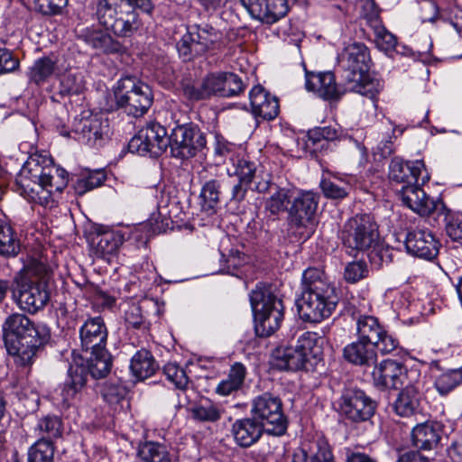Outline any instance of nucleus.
I'll use <instances>...</instances> for the list:
<instances>
[{
    "instance_id": "4468645a",
    "label": "nucleus",
    "mask_w": 462,
    "mask_h": 462,
    "mask_svg": "<svg viewBox=\"0 0 462 462\" xmlns=\"http://www.w3.org/2000/svg\"><path fill=\"white\" fill-rule=\"evenodd\" d=\"M108 122L98 114L83 112L74 119L72 132L75 137L89 146L101 145L108 133Z\"/></svg>"
},
{
    "instance_id": "09e8293b",
    "label": "nucleus",
    "mask_w": 462,
    "mask_h": 462,
    "mask_svg": "<svg viewBox=\"0 0 462 462\" xmlns=\"http://www.w3.org/2000/svg\"><path fill=\"white\" fill-rule=\"evenodd\" d=\"M35 430L41 436L40 439L51 440L60 438L62 433V422L58 416L47 415L38 420Z\"/></svg>"
},
{
    "instance_id": "5701e85b",
    "label": "nucleus",
    "mask_w": 462,
    "mask_h": 462,
    "mask_svg": "<svg viewBox=\"0 0 462 462\" xmlns=\"http://www.w3.org/2000/svg\"><path fill=\"white\" fill-rule=\"evenodd\" d=\"M82 350L88 353L105 348L107 340V328L101 317L88 318L79 328Z\"/></svg>"
},
{
    "instance_id": "ddd939ff",
    "label": "nucleus",
    "mask_w": 462,
    "mask_h": 462,
    "mask_svg": "<svg viewBox=\"0 0 462 462\" xmlns=\"http://www.w3.org/2000/svg\"><path fill=\"white\" fill-rule=\"evenodd\" d=\"M376 402L364 391L356 388L346 389L339 402L341 413L354 422L369 420L375 411Z\"/></svg>"
},
{
    "instance_id": "412c9836",
    "label": "nucleus",
    "mask_w": 462,
    "mask_h": 462,
    "mask_svg": "<svg viewBox=\"0 0 462 462\" xmlns=\"http://www.w3.org/2000/svg\"><path fill=\"white\" fill-rule=\"evenodd\" d=\"M67 68L55 55L43 56L36 59L28 68L26 76L29 83L42 87L53 77H60Z\"/></svg>"
},
{
    "instance_id": "4c0bfd02",
    "label": "nucleus",
    "mask_w": 462,
    "mask_h": 462,
    "mask_svg": "<svg viewBox=\"0 0 462 462\" xmlns=\"http://www.w3.org/2000/svg\"><path fill=\"white\" fill-rule=\"evenodd\" d=\"M246 368L241 363H235L226 379L222 380L216 388V393L222 396H228L240 390L245 383Z\"/></svg>"
},
{
    "instance_id": "393cba45",
    "label": "nucleus",
    "mask_w": 462,
    "mask_h": 462,
    "mask_svg": "<svg viewBox=\"0 0 462 462\" xmlns=\"http://www.w3.org/2000/svg\"><path fill=\"white\" fill-rule=\"evenodd\" d=\"M249 99L252 113L255 117L270 121L278 116L280 106L277 97L267 92L262 86H254L250 90Z\"/></svg>"
},
{
    "instance_id": "79ce46f5",
    "label": "nucleus",
    "mask_w": 462,
    "mask_h": 462,
    "mask_svg": "<svg viewBox=\"0 0 462 462\" xmlns=\"http://www.w3.org/2000/svg\"><path fill=\"white\" fill-rule=\"evenodd\" d=\"M319 187L326 198L338 200L346 198L352 189L347 180L336 175L323 177L320 180Z\"/></svg>"
},
{
    "instance_id": "2eb2a0df",
    "label": "nucleus",
    "mask_w": 462,
    "mask_h": 462,
    "mask_svg": "<svg viewBox=\"0 0 462 462\" xmlns=\"http://www.w3.org/2000/svg\"><path fill=\"white\" fill-rule=\"evenodd\" d=\"M338 62L344 69L345 81H356V79H360L369 69V51L364 43L353 42L344 48L338 57Z\"/></svg>"
},
{
    "instance_id": "9d476101",
    "label": "nucleus",
    "mask_w": 462,
    "mask_h": 462,
    "mask_svg": "<svg viewBox=\"0 0 462 462\" xmlns=\"http://www.w3.org/2000/svg\"><path fill=\"white\" fill-rule=\"evenodd\" d=\"M169 145L171 147V140L165 127L159 123L151 122L130 140L128 149L131 152L142 156L150 154L157 157L165 152Z\"/></svg>"
},
{
    "instance_id": "864d4df0",
    "label": "nucleus",
    "mask_w": 462,
    "mask_h": 462,
    "mask_svg": "<svg viewBox=\"0 0 462 462\" xmlns=\"http://www.w3.org/2000/svg\"><path fill=\"white\" fill-rule=\"evenodd\" d=\"M62 75L59 90L61 96L78 95L83 91L85 84L80 73L69 72Z\"/></svg>"
},
{
    "instance_id": "a19ab883",
    "label": "nucleus",
    "mask_w": 462,
    "mask_h": 462,
    "mask_svg": "<svg viewBox=\"0 0 462 462\" xmlns=\"http://www.w3.org/2000/svg\"><path fill=\"white\" fill-rule=\"evenodd\" d=\"M90 356L88 357V374L94 378L106 377L112 367V357L106 348H101L88 352Z\"/></svg>"
},
{
    "instance_id": "39448f33",
    "label": "nucleus",
    "mask_w": 462,
    "mask_h": 462,
    "mask_svg": "<svg viewBox=\"0 0 462 462\" xmlns=\"http://www.w3.org/2000/svg\"><path fill=\"white\" fill-rule=\"evenodd\" d=\"M250 303L254 316L255 331L260 337H269L281 326L283 319L282 300L262 284L250 293Z\"/></svg>"
},
{
    "instance_id": "ea45409f",
    "label": "nucleus",
    "mask_w": 462,
    "mask_h": 462,
    "mask_svg": "<svg viewBox=\"0 0 462 462\" xmlns=\"http://www.w3.org/2000/svg\"><path fill=\"white\" fill-rule=\"evenodd\" d=\"M226 180H209L201 188L200 205L204 211H214L220 201L221 189L227 184Z\"/></svg>"
},
{
    "instance_id": "a211bd4d",
    "label": "nucleus",
    "mask_w": 462,
    "mask_h": 462,
    "mask_svg": "<svg viewBox=\"0 0 462 462\" xmlns=\"http://www.w3.org/2000/svg\"><path fill=\"white\" fill-rule=\"evenodd\" d=\"M404 244L410 254L425 260L436 258L440 246L439 240L431 231L420 228L409 231Z\"/></svg>"
},
{
    "instance_id": "37998d69",
    "label": "nucleus",
    "mask_w": 462,
    "mask_h": 462,
    "mask_svg": "<svg viewBox=\"0 0 462 462\" xmlns=\"http://www.w3.org/2000/svg\"><path fill=\"white\" fill-rule=\"evenodd\" d=\"M315 448L316 450L310 457L303 449L295 451L291 462H335L331 448L326 439H318Z\"/></svg>"
},
{
    "instance_id": "1a4fd4ad",
    "label": "nucleus",
    "mask_w": 462,
    "mask_h": 462,
    "mask_svg": "<svg viewBox=\"0 0 462 462\" xmlns=\"http://www.w3.org/2000/svg\"><path fill=\"white\" fill-rule=\"evenodd\" d=\"M253 417L264 424L265 431L273 436H282L287 430V420L282 411V402L278 396L263 393L251 402Z\"/></svg>"
},
{
    "instance_id": "dca6fc26",
    "label": "nucleus",
    "mask_w": 462,
    "mask_h": 462,
    "mask_svg": "<svg viewBox=\"0 0 462 462\" xmlns=\"http://www.w3.org/2000/svg\"><path fill=\"white\" fill-rule=\"evenodd\" d=\"M252 18L273 24L284 17L289 10L287 0H240Z\"/></svg>"
},
{
    "instance_id": "bf43d9fd",
    "label": "nucleus",
    "mask_w": 462,
    "mask_h": 462,
    "mask_svg": "<svg viewBox=\"0 0 462 462\" xmlns=\"http://www.w3.org/2000/svg\"><path fill=\"white\" fill-rule=\"evenodd\" d=\"M223 77L222 97H236L244 92L245 84L241 78L236 74L232 72H224Z\"/></svg>"
},
{
    "instance_id": "f03ea898",
    "label": "nucleus",
    "mask_w": 462,
    "mask_h": 462,
    "mask_svg": "<svg viewBox=\"0 0 462 462\" xmlns=\"http://www.w3.org/2000/svg\"><path fill=\"white\" fill-rule=\"evenodd\" d=\"M335 286L325 273L308 268L302 274V291L298 300L300 317L308 322L318 323L329 318L338 303Z\"/></svg>"
},
{
    "instance_id": "423d86ee",
    "label": "nucleus",
    "mask_w": 462,
    "mask_h": 462,
    "mask_svg": "<svg viewBox=\"0 0 462 462\" xmlns=\"http://www.w3.org/2000/svg\"><path fill=\"white\" fill-rule=\"evenodd\" d=\"M115 98L116 105L126 114L139 117L151 107L153 95L149 85L135 77L126 76L117 82Z\"/></svg>"
},
{
    "instance_id": "b1692460",
    "label": "nucleus",
    "mask_w": 462,
    "mask_h": 462,
    "mask_svg": "<svg viewBox=\"0 0 462 462\" xmlns=\"http://www.w3.org/2000/svg\"><path fill=\"white\" fill-rule=\"evenodd\" d=\"M2 330L5 342L39 337L33 322L27 316L20 313L9 315L2 325Z\"/></svg>"
},
{
    "instance_id": "c9c22d12",
    "label": "nucleus",
    "mask_w": 462,
    "mask_h": 462,
    "mask_svg": "<svg viewBox=\"0 0 462 462\" xmlns=\"http://www.w3.org/2000/svg\"><path fill=\"white\" fill-rule=\"evenodd\" d=\"M130 369L136 378L144 380L154 374L158 369V364L151 352L141 349L132 357Z\"/></svg>"
},
{
    "instance_id": "8fccbe9b",
    "label": "nucleus",
    "mask_w": 462,
    "mask_h": 462,
    "mask_svg": "<svg viewBox=\"0 0 462 462\" xmlns=\"http://www.w3.org/2000/svg\"><path fill=\"white\" fill-rule=\"evenodd\" d=\"M436 213L444 216L447 235L454 241L462 239V212H452L443 203V208Z\"/></svg>"
},
{
    "instance_id": "052dcab7",
    "label": "nucleus",
    "mask_w": 462,
    "mask_h": 462,
    "mask_svg": "<svg viewBox=\"0 0 462 462\" xmlns=\"http://www.w3.org/2000/svg\"><path fill=\"white\" fill-rule=\"evenodd\" d=\"M68 3L69 0H33L35 11L46 16L60 14Z\"/></svg>"
},
{
    "instance_id": "4be33fe9",
    "label": "nucleus",
    "mask_w": 462,
    "mask_h": 462,
    "mask_svg": "<svg viewBox=\"0 0 462 462\" xmlns=\"http://www.w3.org/2000/svg\"><path fill=\"white\" fill-rule=\"evenodd\" d=\"M422 382L420 377L412 379L405 384L404 388L399 393L394 402L393 409L401 417H411L420 412V403L422 400Z\"/></svg>"
},
{
    "instance_id": "603ef678",
    "label": "nucleus",
    "mask_w": 462,
    "mask_h": 462,
    "mask_svg": "<svg viewBox=\"0 0 462 462\" xmlns=\"http://www.w3.org/2000/svg\"><path fill=\"white\" fill-rule=\"evenodd\" d=\"M27 462H54V446L52 441L39 439L30 447Z\"/></svg>"
},
{
    "instance_id": "6e6552de",
    "label": "nucleus",
    "mask_w": 462,
    "mask_h": 462,
    "mask_svg": "<svg viewBox=\"0 0 462 462\" xmlns=\"http://www.w3.org/2000/svg\"><path fill=\"white\" fill-rule=\"evenodd\" d=\"M223 43L212 27L195 26L188 30L177 43L179 56L183 61H191L208 52L220 51Z\"/></svg>"
},
{
    "instance_id": "f8f14e48",
    "label": "nucleus",
    "mask_w": 462,
    "mask_h": 462,
    "mask_svg": "<svg viewBox=\"0 0 462 462\" xmlns=\"http://www.w3.org/2000/svg\"><path fill=\"white\" fill-rule=\"evenodd\" d=\"M417 377H420L418 370L408 371L402 363L391 359L382 361L373 371L374 383L382 388L397 389Z\"/></svg>"
},
{
    "instance_id": "4d7b16f0",
    "label": "nucleus",
    "mask_w": 462,
    "mask_h": 462,
    "mask_svg": "<svg viewBox=\"0 0 462 462\" xmlns=\"http://www.w3.org/2000/svg\"><path fill=\"white\" fill-rule=\"evenodd\" d=\"M163 373L167 379L171 382L176 388L185 390L189 384V377L185 370L176 363H168L163 367Z\"/></svg>"
},
{
    "instance_id": "bb28decb",
    "label": "nucleus",
    "mask_w": 462,
    "mask_h": 462,
    "mask_svg": "<svg viewBox=\"0 0 462 462\" xmlns=\"http://www.w3.org/2000/svg\"><path fill=\"white\" fill-rule=\"evenodd\" d=\"M42 344L41 338L16 339L5 342L8 355L17 366L28 367L32 365L37 350Z\"/></svg>"
},
{
    "instance_id": "0e129e2a",
    "label": "nucleus",
    "mask_w": 462,
    "mask_h": 462,
    "mask_svg": "<svg viewBox=\"0 0 462 462\" xmlns=\"http://www.w3.org/2000/svg\"><path fill=\"white\" fill-rule=\"evenodd\" d=\"M368 275V267L364 261H353L345 267L344 277L347 282L356 283Z\"/></svg>"
},
{
    "instance_id": "f3484780",
    "label": "nucleus",
    "mask_w": 462,
    "mask_h": 462,
    "mask_svg": "<svg viewBox=\"0 0 462 462\" xmlns=\"http://www.w3.org/2000/svg\"><path fill=\"white\" fill-rule=\"evenodd\" d=\"M398 192L402 202L420 216H430L439 211V208H443V201L441 199H433L427 196L420 188L419 181L410 184V186H402Z\"/></svg>"
},
{
    "instance_id": "473e14b6",
    "label": "nucleus",
    "mask_w": 462,
    "mask_h": 462,
    "mask_svg": "<svg viewBox=\"0 0 462 462\" xmlns=\"http://www.w3.org/2000/svg\"><path fill=\"white\" fill-rule=\"evenodd\" d=\"M273 366L279 370L298 371L305 368V357L300 353L298 347L281 346L272 353Z\"/></svg>"
},
{
    "instance_id": "680f3d73",
    "label": "nucleus",
    "mask_w": 462,
    "mask_h": 462,
    "mask_svg": "<svg viewBox=\"0 0 462 462\" xmlns=\"http://www.w3.org/2000/svg\"><path fill=\"white\" fill-rule=\"evenodd\" d=\"M106 180V175L102 171H93L88 173L87 176L78 180L75 189L79 194H85L86 192L92 190L101 186Z\"/></svg>"
},
{
    "instance_id": "58836bf2",
    "label": "nucleus",
    "mask_w": 462,
    "mask_h": 462,
    "mask_svg": "<svg viewBox=\"0 0 462 462\" xmlns=\"http://www.w3.org/2000/svg\"><path fill=\"white\" fill-rule=\"evenodd\" d=\"M124 237L121 234L115 231H106L97 234L92 244L96 251V254L100 257L114 254L122 245Z\"/></svg>"
},
{
    "instance_id": "cd10ccee",
    "label": "nucleus",
    "mask_w": 462,
    "mask_h": 462,
    "mask_svg": "<svg viewBox=\"0 0 462 462\" xmlns=\"http://www.w3.org/2000/svg\"><path fill=\"white\" fill-rule=\"evenodd\" d=\"M78 37L93 49L107 54L122 53L125 47L109 33L95 28H83Z\"/></svg>"
},
{
    "instance_id": "5fc2aeb1",
    "label": "nucleus",
    "mask_w": 462,
    "mask_h": 462,
    "mask_svg": "<svg viewBox=\"0 0 462 462\" xmlns=\"http://www.w3.org/2000/svg\"><path fill=\"white\" fill-rule=\"evenodd\" d=\"M222 410L211 402L200 403L191 409L192 417L203 422H216L222 416Z\"/></svg>"
},
{
    "instance_id": "0eeeda50",
    "label": "nucleus",
    "mask_w": 462,
    "mask_h": 462,
    "mask_svg": "<svg viewBox=\"0 0 462 462\" xmlns=\"http://www.w3.org/2000/svg\"><path fill=\"white\" fill-rule=\"evenodd\" d=\"M96 14L100 24L117 37H130L142 26L139 14L134 9L124 11L116 0H100Z\"/></svg>"
},
{
    "instance_id": "f257e3e1",
    "label": "nucleus",
    "mask_w": 462,
    "mask_h": 462,
    "mask_svg": "<svg viewBox=\"0 0 462 462\" xmlns=\"http://www.w3.org/2000/svg\"><path fill=\"white\" fill-rule=\"evenodd\" d=\"M68 172L53 164L51 158L32 154L23 164L17 179V190L28 201L52 208L67 187Z\"/></svg>"
},
{
    "instance_id": "7ed1b4c3",
    "label": "nucleus",
    "mask_w": 462,
    "mask_h": 462,
    "mask_svg": "<svg viewBox=\"0 0 462 462\" xmlns=\"http://www.w3.org/2000/svg\"><path fill=\"white\" fill-rule=\"evenodd\" d=\"M341 239L350 254L370 250L372 264L381 266L387 250L378 244V225L370 214H356L347 219L341 230Z\"/></svg>"
},
{
    "instance_id": "7c9ffc66",
    "label": "nucleus",
    "mask_w": 462,
    "mask_h": 462,
    "mask_svg": "<svg viewBox=\"0 0 462 462\" xmlns=\"http://www.w3.org/2000/svg\"><path fill=\"white\" fill-rule=\"evenodd\" d=\"M306 88L326 100L336 99L340 96L335 76L330 71L307 74Z\"/></svg>"
},
{
    "instance_id": "338daca9",
    "label": "nucleus",
    "mask_w": 462,
    "mask_h": 462,
    "mask_svg": "<svg viewBox=\"0 0 462 462\" xmlns=\"http://www.w3.org/2000/svg\"><path fill=\"white\" fill-rule=\"evenodd\" d=\"M222 257L225 258V265L221 268V272L232 275H237L236 272L245 262V254L238 250L232 249L226 257L224 254Z\"/></svg>"
},
{
    "instance_id": "de8ad7c7",
    "label": "nucleus",
    "mask_w": 462,
    "mask_h": 462,
    "mask_svg": "<svg viewBox=\"0 0 462 462\" xmlns=\"http://www.w3.org/2000/svg\"><path fill=\"white\" fill-rule=\"evenodd\" d=\"M138 455L145 462H171L166 447L157 442H145L141 445Z\"/></svg>"
},
{
    "instance_id": "e433bc0d",
    "label": "nucleus",
    "mask_w": 462,
    "mask_h": 462,
    "mask_svg": "<svg viewBox=\"0 0 462 462\" xmlns=\"http://www.w3.org/2000/svg\"><path fill=\"white\" fill-rule=\"evenodd\" d=\"M383 326L372 315L360 314L356 318V338L373 344L382 333Z\"/></svg>"
},
{
    "instance_id": "2f4dec72",
    "label": "nucleus",
    "mask_w": 462,
    "mask_h": 462,
    "mask_svg": "<svg viewBox=\"0 0 462 462\" xmlns=\"http://www.w3.org/2000/svg\"><path fill=\"white\" fill-rule=\"evenodd\" d=\"M88 372L83 365H70L66 379L60 392L62 402L70 405L81 393L88 381Z\"/></svg>"
},
{
    "instance_id": "49530a36",
    "label": "nucleus",
    "mask_w": 462,
    "mask_h": 462,
    "mask_svg": "<svg viewBox=\"0 0 462 462\" xmlns=\"http://www.w3.org/2000/svg\"><path fill=\"white\" fill-rule=\"evenodd\" d=\"M235 174L241 181L250 184L253 180L254 182L262 180V176L267 172H261L257 171V165L254 162L247 158H237L234 162Z\"/></svg>"
},
{
    "instance_id": "c85d7f7f",
    "label": "nucleus",
    "mask_w": 462,
    "mask_h": 462,
    "mask_svg": "<svg viewBox=\"0 0 462 462\" xmlns=\"http://www.w3.org/2000/svg\"><path fill=\"white\" fill-rule=\"evenodd\" d=\"M442 432V425L438 421L418 424L411 431L412 444L420 450H432L438 447Z\"/></svg>"
},
{
    "instance_id": "e2e57ef3",
    "label": "nucleus",
    "mask_w": 462,
    "mask_h": 462,
    "mask_svg": "<svg viewBox=\"0 0 462 462\" xmlns=\"http://www.w3.org/2000/svg\"><path fill=\"white\" fill-rule=\"evenodd\" d=\"M125 320L129 327L135 329L147 331L149 323L143 315L142 309L138 304H132L125 312Z\"/></svg>"
},
{
    "instance_id": "69168bd1",
    "label": "nucleus",
    "mask_w": 462,
    "mask_h": 462,
    "mask_svg": "<svg viewBox=\"0 0 462 462\" xmlns=\"http://www.w3.org/2000/svg\"><path fill=\"white\" fill-rule=\"evenodd\" d=\"M20 67L19 59L6 47H0V76L12 73Z\"/></svg>"
},
{
    "instance_id": "72a5a7b5",
    "label": "nucleus",
    "mask_w": 462,
    "mask_h": 462,
    "mask_svg": "<svg viewBox=\"0 0 462 462\" xmlns=\"http://www.w3.org/2000/svg\"><path fill=\"white\" fill-rule=\"evenodd\" d=\"M344 357L349 363L360 366H372L377 362L373 344L356 338L343 350Z\"/></svg>"
},
{
    "instance_id": "13d9d810",
    "label": "nucleus",
    "mask_w": 462,
    "mask_h": 462,
    "mask_svg": "<svg viewBox=\"0 0 462 462\" xmlns=\"http://www.w3.org/2000/svg\"><path fill=\"white\" fill-rule=\"evenodd\" d=\"M361 16L366 23L374 30H380L383 25L380 10L374 0H366L360 5Z\"/></svg>"
},
{
    "instance_id": "c756f323",
    "label": "nucleus",
    "mask_w": 462,
    "mask_h": 462,
    "mask_svg": "<svg viewBox=\"0 0 462 462\" xmlns=\"http://www.w3.org/2000/svg\"><path fill=\"white\" fill-rule=\"evenodd\" d=\"M265 430L264 424L253 418L236 420L232 425V433L236 442L244 448L254 444Z\"/></svg>"
},
{
    "instance_id": "a878e982",
    "label": "nucleus",
    "mask_w": 462,
    "mask_h": 462,
    "mask_svg": "<svg viewBox=\"0 0 462 462\" xmlns=\"http://www.w3.org/2000/svg\"><path fill=\"white\" fill-rule=\"evenodd\" d=\"M425 171L424 162L420 160L404 162L400 158L392 160L389 166V178L402 186H410L417 183L422 171Z\"/></svg>"
},
{
    "instance_id": "c03bdc74",
    "label": "nucleus",
    "mask_w": 462,
    "mask_h": 462,
    "mask_svg": "<svg viewBox=\"0 0 462 462\" xmlns=\"http://www.w3.org/2000/svg\"><path fill=\"white\" fill-rule=\"evenodd\" d=\"M20 241L13 227L0 220V255L5 257L16 256L20 251Z\"/></svg>"
},
{
    "instance_id": "774afa93",
    "label": "nucleus",
    "mask_w": 462,
    "mask_h": 462,
    "mask_svg": "<svg viewBox=\"0 0 462 462\" xmlns=\"http://www.w3.org/2000/svg\"><path fill=\"white\" fill-rule=\"evenodd\" d=\"M126 389L116 383H106L101 391V395L107 403L116 404L125 398Z\"/></svg>"
},
{
    "instance_id": "aec40b11",
    "label": "nucleus",
    "mask_w": 462,
    "mask_h": 462,
    "mask_svg": "<svg viewBox=\"0 0 462 462\" xmlns=\"http://www.w3.org/2000/svg\"><path fill=\"white\" fill-rule=\"evenodd\" d=\"M255 190L259 193L272 192L264 202V209L273 217L285 211L292 198L291 190L287 188H281L272 182V177L269 173L262 176V180L255 182Z\"/></svg>"
},
{
    "instance_id": "20e7f679",
    "label": "nucleus",
    "mask_w": 462,
    "mask_h": 462,
    "mask_svg": "<svg viewBox=\"0 0 462 462\" xmlns=\"http://www.w3.org/2000/svg\"><path fill=\"white\" fill-rule=\"evenodd\" d=\"M48 266L42 261L31 259L21 271L22 278L13 291V300L23 311L34 314L49 301L47 289Z\"/></svg>"
},
{
    "instance_id": "6ab92c4d",
    "label": "nucleus",
    "mask_w": 462,
    "mask_h": 462,
    "mask_svg": "<svg viewBox=\"0 0 462 462\" xmlns=\"http://www.w3.org/2000/svg\"><path fill=\"white\" fill-rule=\"evenodd\" d=\"M319 195L312 191H299L293 198L289 210V219L291 226L296 227L307 226L312 222L316 214Z\"/></svg>"
},
{
    "instance_id": "a18cd8bd",
    "label": "nucleus",
    "mask_w": 462,
    "mask_h": 462,
    "mask_svg": "<svg viewBox=\"0 0 462 462\" xmlns=\"http://www.w3.org/2000/svg\"><path fill=\"white\" fill-rule=\"evenodd\" d=\"M346 89L347 91L359 93L373 99L382 89V85L379 80L370 79L367 73H365L361 76L360 79H356V81L352 79L346 81Z\"/></svg>"
},
{
    "instance_id": "9b49d317",
    "label": "nucleus",
    "mask_w": 462,
    "mask_h": 462,
    "mask_svg": "<svg viewBox=\"0 0 462 462\" xmlns=\"http://www.w3.org/2000/svg\"><path fill=\"white\" fill-rule=\"evenodd\" d=\"M173 157L188 159L202 152L207 145L205 134L194 124H184L173 128L171 134Z\"/></svg>"
},
{
    "instance_id": "6e6d98bb",
    "label": "nucleus",
    "mask_w": 462,
    "mask_h": 462,
    "mask_svg": "<svg viewBox=\"0 0 462 462\" xmlns=\"http://www.w3.org/2000/svg\"><path fill=\"white\" fill-rule=\"evenodd\" d=\"M381 335L373 343L374 352L383 356L393 354L400 348L399 339L388 332L385 328L382 329Z\"/></svg>"
},
{
    "instance_id": "3c124183",
    "label": "nucleus",
    "mask_w": 462,
    "mask_h": 462,
    "mask_svg": "<svg viewBox=\"0 0 462 462\" xmlns=\"http://www.w3.org/2000/svg\"><path fill=\"white\" fill-rule=\"evenodd\" d=\"M462 383V370L452 369L439 374L434 383L437 392L445 396Z\"/></svg>"
},
{
    "instance_id": "f704fd0d",
    "label": "nucleus",
    "mask_w": 462,
    "mask_h": 462,
    "mask_svg": "<svg viewBox=\"0 0 462 462\" xmlns=\"http://www.w3.org/2000/svg\"><path fill=\"white\" fill-rule=\"evenodd\" d=\"M323 337L318 333L307 331L299 337L296 346L305 357L306 364H308L320 360L323 353Z\"/></svg>"
}]
</instances>
